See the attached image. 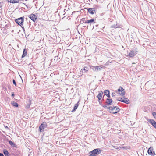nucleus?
<instances>
[{
	"label": "nucleus",
	"mask_w": 156,
	"mask_h": 156,
	"mask_svg": "<svg viewBox=\"0 0 156 156\" xmlns=\"http://www.w3.org/2000/svg\"><path fill=\"white\" fill-rule=\"evenodd\" d=\"M102 107L105 109L106 108L108 112L113 114L117 113L120 111V109L117 106L108 107L107 105H103Z\"/></svg>",
	"instance_id": "nucleus-1"
},
{
	"label": "nucleus",
	"mask_w": 156,
	"mask_h": 156,
	"mask_svg": "<svg viewBox=\"0 0 156 156\" xmlns=\"http://www.w3.org/2000/svg\"><path fill=\"white\" fill-rule=\"evenodd\" d=\"M101 152V150L97 148L89 152L90 156H96Z\"/></svg>",
	"instance_id": "nucleus-2"
},
{
	"label": "nucleus",
	"mask_w": 156,
	"mask_h": 156,
	"mask_svg": "<svg viewBox=\"0 0 156 156\" xmlns=\"http://www.w3.org/2000/svg\"><path fill=\"white\" fill-rule=\"evenodd\" d=\"M23 21L24 18L23 17H21L15 20V22L19 25H20L22 27L23 29L24 30V27L23 25Z\"/></svg>",
	"instance_id": "nucleus-3"
},
{
	"label": "nucleus",
	"mask_w": 156,
	"mask_h": 156,
	"mask_svg": "<svg viewBox=\"0 0 156 156\" xmlns=\"http://www.w3.org/2000/svg\"><path fill=\"white\" fill-rule=\"evenodd\" d=\"M115 92L117 93H118V92H121V93H119V94L121 96H123L125 94V91L124 89L121 87H120L118 90H116Z\"/></svg>",
	"instance_id": "nucleus-4"
},
{
	"label": "nucleus",
	"mask_w": 156,
	"mask_h": 156,
	"mask_svg": "<svg viewBox=\"0 0 156 156\" xmlns=\"http://www.w3.org/2000/svg\"><path fill=\"white\" fill-rule=\"evenodd\" d=\"M47 125L45 122H43L39 126V129L40 132H42L44 130V128H46Z\"/></svg>",
	"instance_id": "nucleus-5"
},
{
	"label": "nucleus",
	"mask_w": 156,
	"mask_h": 156,
	"mask_svg": "<svg viewBox=\"0 0 156 156\" xmlns=\"http://www.w3.org/2000/svg\"><path fill=\"white\" fill-rule=\"evenodd\" d=\"M147 152L149 154L151 155L152 156L155 155V153L153 151L152 148H149L147 151Z\"/></svg>",
	"instance_id": "nucleus-6"
},
{
	"label": "nucleus",
	"mask_w": 156,
	"mask_h": 156,
	"mask_svg": "<svg viewBox=\"0 0 156 156\" xmlns=\"http://www.w3.org/2000/svg\"><path fill=\"white\" fill-rule=\"evenodd\" d=\"M30 19L33 21L34 22H35V21L36 20L37 17L34 14H32L30 15L29 16Z\"/></svg>",
	"instance_id": "nucleus-7"
},
{
	"label": "nucleus",
	"mask_w": 156,
	"mask_h": 156,
	"mask_svg": "<svg viewBox=\"0 0 156 156\" xmlns=\"http://www.w3.org/2000/svg\"><path fill=\"white\" fill-rule=\"evenodd\" d=\"M102 67L99 66H93L92 69L94 71L97 72L100 70L101 69Z\"/></svg>",
	"instance_id": "nucleus-8"
},
{
	"label": "nucleus",
	"mask_w": 156,
	"mask_h": 156,
	"mask_svg": "<svg viewBox=\"0 0 156 156\" xmlns=\"http://www.w3.org/2000/svg\"><path fill=\"white\" fill-rule=\"evenodd\" d=\"M136 53L135 52L134 50H132L131 52L129 53V55L131 57H133L136 55Z\"/></svg>",
	"instance_id": "nucleus-9"
},
{
	"label": "nucleus",
	"mask_w": 156,
	"mask_h": 156,
	"mask_svg": "<svg viewBox=\"0 0 156 156\" xmlns=\"http://www.w3.org/2000/svg\"><path fill=\"white\" fill-rule=\"evenodd\" d=\"M112 101V99L108 98L106 99V101L105 103L107 104V106H108V105H112L111 103Z\"/></svg>",
	"instance_id": "nucleus-10"
},
{
	"label": "nucleus",
	"mask_w": 156,
	"mask_h": 156,
	"mask_svg": "<svg viewBox=\"0 0 156 156\" xmlns=\"http://www.w3.org/2000/svg\"><path fill=\"white\" fill-rule=\"evenodd\" d=\"M89 68L85 66L83 69L81 70L82 73H87L88 71Z\"/></svg>",
	"instance_id": "nucleus-11"
},
{
	"label": "nucleus",
	"mask_w": 156,
	"mask_h": 156,
	"mask_svg": "<svg viewBox=\"0 0 156 156\" xmlns=\"http://www.w3.org/2000/svg\"><path fill=\"white\" fill-rule=\"evenodd\" d=\"M105 94V95L108 98H110V92L109 90H105L104 91Z\"/></svg>",
	"instance_id": "nucleus-12"
},
{
	"label": "nucleus",
	"mask_w": 156,
	"mask_h": 156,
	"mask_svg": "<svg viewBox=\"0 0 156 156\" xmlns=\"http://www.w3.org/2000/svg\"><path fill=\"white\" fill-rule=\"evenodd\" d=\"M103 94V92L101 91L98 94L97 97L99 101L102 98V95Z\"/></svg>",
	"instance_id": "nucleus-13"
},
{
	"label": "nucleus",
	"mask_w": 156,
	"mask_h": 156,
	"mask_svg": "<svg viewBox=\"0 0 156 156\" xmlns=\"http://www.w3.org/2000/svg\"><path fill=\"white\" fill-rule=\"evenodd\" d=\"M86 9L87 10L89 13L91 14H94V12L93 11V9L92 8H87Z\"/></svg>",
	"instance_id": "nucleus-14"
},
{
	"label": "nucleus",
	"mask_w": 156,
	"mask_h": 156,
	"mask_svg": "<svg viewBox=\"0 0 156 156\" xmlns=\"http://www.w3.org/2000/svg\"><path fill=\"white\" fill-rule=\"evenodd\" d=\"M3 152L5 156H9V153L8 152V151L6 149H4L3 150Z\"/></svg>",
	"instance_id": "nucleus-15"
},
{
	"label": "nucleus",
	"mask_w": 156,
	"mask_h": 156,
	"mask_svg": "<svg viewBox=\"0 0 156 156\" xmlns=\"http://www.w3.org/2000/svg\"><path fill=\"white\" fill-rule=\"evenodd\" d=\"M19 1V0H8V2L12 3H15L18 2Z\"/></svg>",
	"instance_id": "nucleus-16"
},
{
	"label": "nucleus",
	"mask_w": 156,
	"mask_h": 156,
	"mask_svg": "<svg viewBox=\"0 0 156 156\" xmlns=\"http://www.w3.org/2000/svg\"><path fill=\"white\" fill-rule=\"evenodd\" d=\"M121 148V149H123L125 150H127V149H129L130 147L129 146H125L123 147H118V148Z\"/></svg>",
	"instance_id": "nucleus-17"
},
{
	"label": "nucleus",
	"mask_w": 156,
	"mask_h": 156,
	"mask_svg": "<svg viewBox=\"0 0 156 156\" xmlns=\"http://www.w3.org/2000/svg\"><path fill=\"white\" fill-rule=\"evenodd\" d=\"M78 105H79L78 103L75 104V105L74 106V107L72 111L73 112L75 111L77 109V108Z\"/></svg>",
	"instance_id": "nucleus-18"
},
{
	"label": "nucleus",
	"mask_w": 156,
	"mask_h": 156,
	"mask_svg": "<svg viewBox=\"0 0 156 156\" xmlns=\"http://www.w3.org/2000/svg\"><path fill=\"white\" fill-rule=\"evenodd\" d=\"M148 121V122H150L152 125L156 122L154 120L151 119H149Z\"/></svg>",
	"instance_id": "nucleus-19"
},
{
	"label": "nucleus",
	"mask_w": 156,
	"mask_h": 156,
	"mask_svg": "<svg viewBox=\"0 0 156 156\" xmlns=\"http://www.w3.org/2000/svg\"><path fill=\"white\" fill-rule=\"evenodd\" d=\"M26 55H27V51H26L25 49L23 50V55H22V58H23Z\"/></svg>",
	"instance_id": "nucleus-20"
},
{
	"label": "nucleus",
	"mask_w": 156,
	"mask_h": 156,
	"mask_svg": "<svg viewBox=\"0 0 156 156\" xmlns=\"http://www.w3.org/2000/svg\"><path fill=\"white\" fill-rule=\"evenodd\" d=\"M94 20V19H92L90 20H88L85 21V23H90L93 22Z\"/></svg>",
	"instance_id": "nucleus-21"
},
{
	"label": "nucleus",
	"mask_w": 156,
	"mask_h": 156,
	"mask_svg": "<svg viewBox=\"0 0 156 156\" xmlns=\"http://www.w3.org/2000/svg\"><path fill=\"white\" fill-rule=\"evenodd\" d=\"M123 98L125 99H127V98ZM122 98H119L118 99H117V100H118L119 101L123 102V101H124V100L122 99Z\"/></svg>",
	"instance_id": "nucleus-22"
},
{
	"label": "nucleus",
	"mask_w": 156,
	"mask_h": 156,
	"mask_svg": "<svg viewBox=\"0 0 156 156\" xmlns=\"http://www.w3.org/2000/svg\"><path fill=\"white\" fill-rule=\"evenodd\" d=\"M12 105L13 106L15 107H18V103L14 101H13L12 103Z\"/></svg>",
	"instance_id": "nucleus-23"
},
{
	"label": "nucleus",
	"mask_w": 156,
	"mask_h": 156,
	"mask_svg": "<svg viewBox=\"0 0 156 156\" xmlns=\"http://www.w3.org/2000/svg\"><path fill=\"white\" fill-rule=\"evenodd\" d=\"M9 144L12 146L15 147V145L14 143L11 141H9Z\"/></svg>",
	"instance_id": "nucleus-24"
},
{
	"label": "nucleus",
	"mask_w": 156,
	"mask_h": 156,
	"mask_svg": "<svg viewBox=\"0 0 156 156\" xmlns=\"http://www.w3.org/2000/svg\"><path fill=\"white\" fill-rule=\"evenodd\" d=\"M85 18H82L80 21V23H81V24H83V23H86L85 21Z\"/></svg>",
	"instance_id": "nucleus-25"
},
{
	"label": "nucleus",
	"mask_w": 156,
	"mask_h": 156,
	"mask_svg": "<svg viewBox=\"0 0 156 156\" xmlns=\"http://www.w3.org/2000/svg\"><path fill=\"white\" fill-rule=\"evenodd\" d=\"M129 100H124V101H123V103L127 104L129 103Z\"/></svg>",
	"instance_id": "nucleus-26"
},
{
	"label": "nucleus",
	"mask_w": 156,
	"mask_h": 156,
	"mask_svg": "<svg viewBox=\"0 0 156 156\" xmlns=\"http://www.w3.org/2000/svg\"><path fill=\"white\" fill-rule=\"evenodd\" d=\"M111 28H117L116 25H112L111 27Z\"/></svg>",
	"instance_id": "nucleus-27"
},
{
	"label": "nucleus",
	"mask_w": 156,
	"mask_h": 156,
	"mask_svg": "<svg viewBox=\"0 0 156 156\" xmlns=\"http://www.w3.org/2000/svg\"><path fill=\"white\" fill-rule=\"evenodd\" d=\"M13 83L14 85H15V86H16V83L15 80L13 79L12 80Z\"/></svg>",
	"instance_id": "nucleus-28"
},
{
	"label": "nucleus",
	"mask_w": 156,
	"mask_h": 156,
	"mask_svg": "<svg viewBox=\"0 0 156 156\" xmlns=\"http://www.w3.org/2000/svg\"><path fill=\"white\" fill-rule=\"evenodd\" d=\"M152 114L154 117L156 118V112H154L152 113Z\"/></svg>",
	"instance_id": "nucleus-29"
},
{
	"label": "nucleus",
	"mask_w": 156,
	"mask_h": 156,
	"mask_svg": "<svg viewBox=\"0 0 156 156\" xmlns=\"http://www.w3.org/2000/svg\"><path fill=\"white\" fill-rule=\"evenodd\" d=\"M152 126L155 128H156V122H155Z\"/></svg>",
	"instance_id": "nucleus-30"
},
{
	"label": "nucleus",
	"mask_w": 156,
	"mask_h": 156,
	"mask_svg": "<svg viewBox=\"0 0 156 156\" xmlns=\"http://www.w3.org/2000/svg\"><path fill=\"white\" fill-rule=\"evenodd\" d=\"M28 104H31V100L30 99L28 101Z\"/></svg>",
	"instance_id": "nucleus-31"
},
{
	"label": "nucleus",
	"mask_w": 156,
	"mask_h": 156,
	"mask_svg": "<svg viewBox=\"0 0 156 156\" xmlns=\"http://www.w3.org/2000/svg\"><path fill=\"white\" fill-rule=\"evenodd\" d=\"M98 101L99 104L102 106V105H103L101 104V101L100 100L99 101V100H98Z\"/></svg>",
	"instance_id": "nucleus-32"
},
{
	"label": "nucleus",
	"mask_w": 156,
	"mask_h": 156,
	"mask_svg": "<svg viewBox=\"0 0 156 156\" xmlns=\"http://www.w3.org/2000/svg\"><path fill=\"white\" fill-rule=\"evenodd\" d=\"M30 104H28V103H27V105L26 106L27 107V108H29L30 106Z\"/></svg>",
	"instance_id": "nucleus-33"
},
{
	"label": "nucleus",
	"mask_w": 156,
	"mask_h": 156,
	"mask_svg": "<svg viewBox=\"0 0 156 156\" xmlns=\"http://www.w3.org/2000/svg\"><path fill=\"white\" fill-rule=\"evenodd\" d=\"M115 93L112 92V97H114V96H115Z\"/></svg>",
	"instance_id": "nucleus-34"
},
{
	"label": "nucleus",
	"mask_w": 156,
	"mask_h": 156,
	"mask_svg": "<svg viewBox=\"0 0 156 156\" xmlns=\"http://www.w3.org/2000/svg\"><path fill=\"white\" fill-rule=\"evenodd\" d=\"M27 24H28V25L27 27H30V24L29 23H27Z\"/></svg>",
	"instance_id": "nucleus-35"
},
{
	"label": "nucleus",
	"mask_w": 156,
	"mask_h": 156,
	"mask_svg": "<svg viewBox=\"0 0 156 156\" xmlns=\"http://www.w3.org/2000/svg\"><path fill=\"white\" fill-rule=\"evenodd\" d=\"M14 93L13 92H12V96H14Z\"/></svg>",
	"instance_id": "nucleus-36"
},
{
	"label": "nucleus",
	"mask_w": 156,
	"mask_h": 156,
	"mask_svg": "<svg viewBox=\"0 0 156 156\" xmlns=\"http://www.w3.org/2000/svg\"><path fill=\"white\" fill-rule=\"evenodd\" d=\"M0 156H4L3 154L0 153Z\"/></svg>",
	"instance_id": "nucleus-37"
},
{
	"label": "nucleus",
	"mask_w": 156,
	"mask_h": 156,
	"mask_svg": "<svg viewBox=\"0 0 156 156\" xmlns=\"http://www.w3.org/2000/svg\"><path fill=\"white\" fill-rule=\"evenodd\" d=\"M2 3L0 2V7H1L2 6Z\"/></svg>",
	"instance_id": "nucleus-38"
},
{
	"label": "nucleus",
	"mask_w": 156,
	"mask_h": 156,
	"mask_svg": "<svg viewBox=\"0 0 156 156\" xmlns=\"http://www.w3.org/2000/svg\"><path fill=\"white\" fill-rule=\"evenodd\" d=\"M93 9V11L95 10V8H92Z\"/></svg>",
	"instance_id": "nucleus-39"
},
{
	"label": "nucleus",
	"mask_w": 156,
	"mask_h": 156,
	"mask_svg": "<svg viewBox=\"0 0 156 156\" xmlns=\"http://www.w3.org/2000/svg\"><path fill=\"white\" fill-rule=\"evenodd\" d=\"M23 4L27 7H28V6L26 5L24 3H23Z\"/></svg>",
	"instance_id": "nucleus-40"
},
{
	"label": "nucleus",
	"mask_w": 156,
	"mask_h": 156,
	"mask_svg": "<svg viewBox=\"0 0 156 156\" xmlns=\"http://www.w3.org/2000/svg\"><path fill=\"white\" fill-rule=\"evenodd\" d=\"M117 149H119V150L121 149V148H118V147Z\"/></svg>",
	"instance_id": "nucleus-41"
},
{
	"label": "nucleus",
	"mask_w": 156,
	"mask_h": 156,
	"mask_svg": "<svg viewBox=\"0 0 156 156\" xmlns=\"http://www.w3.org/2000/svg\"><path fill=\"white\" fill-rule=\"evenodd\" d=\"M98 26V25H96V26Z\"/></svg>",
	"instance_id": "nucleus-42"
},
{
	"label": "nucleus",
	"mask_w": 156,
	"mask_h": 156,
	"mask_svg": "<svg viewBox=\"0 0 156 156\" xmlns=\"http://www.w3.org/2000/svg\"><path fill=\"white\" fill-rule=\"evenodd\" d=\"M26 1H28V0H25Z\"/></svg>",
	"instance_id": "nucleus-43"
}]
</instances>
